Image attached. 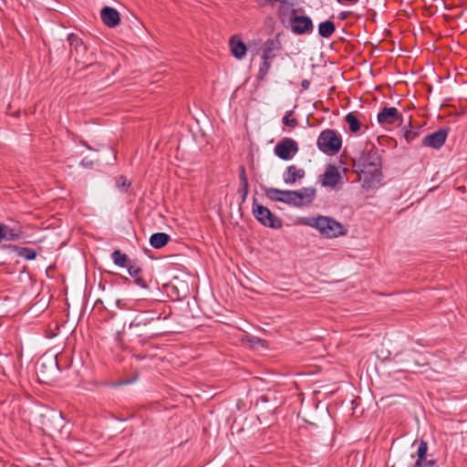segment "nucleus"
<instances>
[{"label":"nucleus","mask_w":467,"mask_h":467,"mask_svg":"<svg viewBox=\"0 0 467 467\" xmlns=\"http://www.w3.org/2000/svg\"><path fill=\"white\" fill-rule=\"evenodd\" d=\"M353 171L365 190L375 189L382 179V159L379 150L372 142H367L358 157L352 160Z\"/></svg>","instance_id":"obj_1"},{"label":"nucleus","mask_w":467,"mask_h":467,"mask_svg":"<svg viewBox=\"0 0 467 467\" xmlns=\"http://www.w3.org/2000/svg\"><path fill=\"white\" fill-rule=\"evenodd\" d=\"M306 220V225L317 228L322 235L327 238H336L345 235L347 233L343 224L331 217L318 216Z\"/></svg>","instance_id":"obj_2"},{"label":"nucleus","mask_w":467,"mask_h":467,"mask_svg":"<svg viewBox=\"0 0 467 467\" xmlns=\"http://www.w3.org/2000/svg\"><path fill=\"white\" fill-rule=\"evenodd\" d=\"M317 146L323 153L334 155L339 152L342 147V140L336 130L327 129L320 132Z\"/></svg>","instance_id":"obj_3"},{"label":"nucleus","mask_w":467,"mask_h":467,"mask_svg":"<svg viewBox=\"0 0 467 467\" xmlns=\"http://www.w3.org/2000/svg\"><path fill=\"white\" fill-rule=\"evenodd\" d=\"M252 212L255 219L264 226L280 229L283 225L282 220L275 216L267 207L256 202L254 199Z\"/></svg>","instance_id":"obj_4"},{"label":"nucleus","mask_w":467,"mask_h":467,"mask_svg":"<svg viewBox=\"0 0 467 467\" xmlns=\"http://www.w3.org/2000/svg\"><path fill=\"white\" fill-rule=\"evenodd\" d=\"M287 22L286 27H290L294 34L299 36L310 34L314 28L312 19L307 16L296 15V9L291 10V15Z\"/></svg>","instance_id":"obj_5"},{"label":"nucleus","mask_w":467,"mask_h":467,"mask_svg":"<svg viewBox=\"0 0 467 467\" xmlns=\"http://www.w3.org/2000/svg\"><path fill=\"white\" fill-rule=\"evenodd\" d=\"M265 194L273 202H280L294 206H296V200L300 196L296 191L279 190L276 188H265Z\"/></svg>","instance_id":"obj_6"},{"label":"nucleus","mask_w":467,"mask_h":467,"mask_svg":"<svg viewBox=\"0 0 467 467\" xmlns=\"http://www.w3.org/2000/svg\"><path fill=\"white\" fill-rule=\"evenodd\" d=\"M298 144L291 138H283L274 149L275 154L281 160H291L298 151Z\"/></svg>","instance_id":"obj_7"},{"label":"nucleus","mask_w":467,"mask_h":467,"mask_svg":"<svg viewBox=\"0 0 467 467\" xmlns=\"http://www.w3.org/2000/svg\"><path fill=\"white\" fill-rule=\"evenodd\" d=\"M381 126L400 124L403 120L402 114L395 107H384L377 116Z\"/></svg>","instance_id":"obj_8"},{"label":"nucleus","mask_w":467,"mask_h":467,"mask_svg":"<svg viewBox=\"0 0 467 467\" xmlns=\"http://www.w3.org/2000/svg\"><path fill=\"white\" fill-rule=\"evenodd\" d=\"M449 129L441 128L435 132L426 135L422 140V146L432 149L441 148L447 139Z\"/></svg>","instance_id":"obj_9"},{"label":"nucleus","mask_w":467,"mask_h":467,"mask_svg":"<svg viewBox=\"0 0 467 467\" xmlns=\"http://www.w3.org/2000/svg\"><path fill=\"white\" fill-rule=\"evenodd\" d=\"M320 182L324 187L336 188L341 181V174L335 165L329 164L325 172L320 175Z\"/></svg>","instance_id":"obj_10"},{"label":"nucleus","mask_w":467,"mask_h":467,"mask_svg":"<svg viewBox=\"0 0 467 467\" xmlns=\"http://www.w3.org/2000/svg\"><path fill=\"white\" fill-rule=\"evenodd\" d=\"M280 35H276L275 38L267 39L262 47L263 60H272L275 57V52L279 51L282 48V44L280 41Z\"/></svg>","instance_id":"obj_11"},{"label":"nucleus","mask_w":467,"mask_h":467,"mask_svg":"<svg viewBox=\"0 0 467 467\" xmlns=\"http://www.w3.org/2000/svg\"><path fill=\"white\" fill-rule=\"evenodd\" d=\"M102 22L109 28H114L120 23V16L118 10L110 6H105L100 11Z\"/></svg>","instance_id":"obj_12"},{"label":"nucleus","mask_w":467,"mask_h":467,"mask_svg":"<svg viewBox=\"0 0 467 467\" xmlns=\"http://www.w3.org/2000/svg\"><path fill=\"white\" fill-rule=\"evenodd\" d=\"M305 174L303 169L297 168L296 165H290L285 169L283 180L286 184H294L297 180L303 179Z\"/></svg>","instance_id":"obj_13"},{"label":"nucleus","mask_w":467,"mask_h":467,"mask_svg":"<svg viewBox=\"0 0 467 467\" xmlns=\"http://www.w3.org/2000/svg\"><path fill=\"white\" fill-rule=\"evenodd\" d=\"M229 46L231 48L232 55L235 58L242 59L244 57L247 47H246V45L244 43V41H242L240 39L239 36H237L235 35L233 36L230 38Z\"/></svg>","instance_id":"obj_14"},{"label":"nucleus","mask_w":467,"mask_h":467,"mask_svg":"<svg viewBox=\"0 0 467 467\" xmlns=\"http://www.w3.org/2000/svg\"><path fill=\"white\" fill-rule=\"evenodd\" d=\"M129 275L134 279V283L141 288H147V281L142 276V269L134 262L128 265Z\"/></svg>","instance_id":"obj_15"},{"label":"nucleus","mask_w":467,"mask_h":467,"mask_svg":"<svg viewBox=\"0 0 467 467\" xmlns=\"http://www.w3.org/2000/svg\"><path fill=\"white\" fill-rule=\"evenodd\" d=\"M21 236V231L11 228L4 223H0V242L2 240L16 241L20 239Z\"/></svg>","instance_id":"obj_16"},{"label":"nucleus","mask_w":467,"mask_h":467,"mask_svg":"<svg viewBox=\"0 0 467 467\" xmlns=\"http://www.w3.org/2000/svg\"><path fill=\"white\" fill-rule=\"evenodd\" d=\"M296 192L300 195L299 199L296 200L297 207L308 204L315 199L316 192L313 188H302L298 191H296Z\"/></svg>","instance_id":"obj_17"},{"label":"nucleus","mask_w":467,"mask_h":467,"mask_svg":"<svg viewBox=\"0 0 467 467\" xmlns=\"http://www.w3.org/2000/svg\"><path fill=\"white\" fill-rule=\"evenodd\" d=\"M100 303L103 305V307L109 312H113L115 309H123L126 306L121 305V300L119 298H113L110 296V294H108V296L105 299H97L96 304Z\"/></svg>","instance_id":"obj_18"},{"label":"nucleus","mask_w":467,"mask_h":467,"mask_svg":"<svg viewBox=\"0 0 467 467\" xmlns=\"http://www.w3.org/2000/svg\"><path fill=\"white\" fill-rule=\"evenodd\" d=\"M171 240V236L166 233H155L151 234L150 238V245L155 249H161L164 247L169 241Z\"/></svg>","instance_id":"obj_19"},{"label":"nucleus","mask_w":467,"mask_h":467,"mask_svg":"<svg viewBox=\"0 0 467 467\" xmlns=\"http://www.w3.org/2000/svg\"><path fill=\"white\" fill-rule=\"evenodd\" d=\"M336 30L335 23L331 20L321 22L318 25V34L321 37H330Z\"/></svg>","instance_id":"obj_20"},{"label":"nucleus","mask_w":467,"mask_h":467,"mask_svg":"<svg viewBox=\"0 0 467 467\" xmlns=\"http://www.w3.org/2000/svg\"><path fill=\"white\" fill-rule=\"evenodd\" d=\"M67 41L70 46L71 52L74 50L75 52L78 53L86 49L83 40L74 33H71L67 36Z\"/></svg>","instance_id":"obj_21"},{"label":"nucleus","mask_w":467,"mask_h":467,"mask_svg":"<svg viewBox=\"0 0 467 467\" xmlns=\"http://www.w3.org/2000/svg\"><path fill=\"white\" fill-rule=\"evenodd\" d=\"M111 258L115 265L120 267H127L130 264H132L126 254L121 253L119 250H115L111 254Z\"/></svg>","instance_id":"obj_22"},{"label":"nucleus","mask_w":467,"mask_h":467,"mask_svg":"<svg viewBox=\"0 0 467 467\" xmlns=\"http://www.w3.org/2000/svg\"><path fill=\"white\" fill-rule=\"evenodd\" d=\"M345 121L349 125L351 132L356 133L360 130L361 124L354 112L346 115Z\"/></svg>","instance_id":"obj_23"},{"label":"nucleus","mask_w":467,"mask_h":467,"mask_svg":"<svg viewBox=\"0 0 467 467\" xmlns=\"http://www.w3.org/2000/svg\"><path fill=\"white\" fill-rule=\"evenodd\" d=\"M402 132L403 137L408 143L413 141L420 135V130L418 129L413 128L410 122L409 124V128L407 126H404L402 128Z\"/></svg>","instance_id":"obj_24"},{"label":"nucleus","mask_w":467,"mask_h":467,"mask_svg":"<svg viewBox=\"0 0 467 467\" xmlns=\"http://www.w3.org/2000/svg\"><path fill=\"white\" fill-rule=\"evenodd\" d=\"M427 450H428L427 442L424 441H421L420 442L418 450H417L418 459L414 463V467H420V464L422 463V461H427V457H426Z\"/></svg>","instance_id":"obj_25"},{"label":"nucleus","mask_w":467,"mask_h":467,"mask_svg":"<svg viewBox=\"0 0 467 467\" xmlns=\"http://www.w3.org/2000/svg\"><path fill=\"white\" fill-rule=\"evenodd\" d=\"M293 110L286 111L282 119V123L285 126H288L292 129H295L298 126V120L296 118H290L293 115Z\"/></svg>","instance_id":"obj_26"},{"label":"nucleus","mask_w":467,"mask_h":467,"mask_svg":"<svg viewBox=\"0 0 467 467\" xmlns=\"http://www.w3.org/2000/svg\"><path fill=\"white\" fill-rule=\"evenodd\" d=\"M116 185L121 192H128L131 182L124 175H119L116 178Z\"/></svg>","instance_id":"obj_27"},{"label":"nucleus","mask_w":467,"mask_h":467,"mask_svg":"<svg viewBox=\"0 0 467 467\" xmlns=\"http://www.w3.org/2000/svg\"><path fill=\"white\" fill-rule=\"evenodd\" d=\"M18 254L26 260H34L36 257V252L29 247H21Z\"/></svg>","instance_id":"obj_28"},{"label":"nucleus","mask_w":467,"mask_h":467,"mask_svg":"<svg viewBox=\"0 0 467 467\" xmlns=\"http://www.w3.org/2000/svg\"><path fill=\"white\" fill-rule=\"evenodd\" d=\"M271 67V60H263L260 65L258 78L264 79Z\"/></svg>","instance_id":"obj_29"},{"label":"nucleus","mask_w":467,"mask_h":467,"mask_svg":"<svg viewBox=\"0 0 467 467\" xmlns=\"http://www.w3.org/2000/svg\"><path fill=\"white\" fill-rule=\"evenodd\" d=\"M239 181H240V186L249 185L245 167L243 165H241L239 167Z\"/></svg>","instance_id":"obj_30"},{"label":"nucleus","mask_w":467,"mask_h":467,"mask_svg":"<svg viewBox=\"0 0 467 467\" xmlns=\"http://www.w3.org/2000/svg\"><path fill=\"white\" fill-rule=\"evenodd\" d=\"M238 192L241 195V202L244 203L246 201L249 192V185L240 186Z\"/></svg>","instance_id":"obj_31"},{"label":"nucleus","mask_w":467,"mask_h":467,"mask_svg":"<svg viewBox=\"0 0 467 467\" xmlns=\"http://www.w3.org/2000/svg\"><path fill=\"white\" fill-rule=\"evenodd\" d=\"M249 342L254 347L260 346L262 348H265V345H266L265 340H263V339H261L259 337H252L251 339L249 340Z\"/></svg>","instance_id":"obj_32"},{"label":"nucleus","mask_w":467,"mask_h":467,"mask_svg":"<svg viewBox=\"0 0 467 467\" xmlns=\"http://www.w3.org/2000/svg\"><path fill=\"white\" fill-rule=\"evenodd\" d=\"M80 165L84 168H90L93 166V161L88 158H83L80 161Z\"/></svg>","instance_id":"obj_33"},{"label":"nucleus","mask_w":467,"mask_h":467,"mask_svg":"<svg viewBox=\"0 0 467 467\" xmlns=\"http://www.w3.org/2000/svg\"><path fill=\"white\" fill-rule=\"evenodd\" d=\"M264 5H272L274 3L279 2L281 4H286L287 0H262Z\"/></svg>","instance_id":"obj_34"},{"label":"nucleus","mask_w":467,"mask_h":467,"mask_svg":"<svg viewBox=\"0 0 467 467\" xmlns=\"http://www.w3.org/2000/svg\"><path fill=\"white\" fill-rule=\"evenodd\" d=\"M309 85H310V83H309V81H308V80H306V79H304V80L302 81V83H301V86H302V88H303L304 89H307V88H309Z\"/></svg>","instance_id":"obj_35"},{"label":"nucleus","mask_w":467,"mask_h":467,"mask_svg":"<svg viewBox=\"0 0 467 467\" xmlns=\"http://www.w3.org/2000/svg\"><path fill=\"white\" fill-rule=\"evenodd\" d=\"M337 1L339 2V3L348 2V3H351V4H357L359 0H337Z\"/></svg>","instance_id":"obj_36"},{"label":"nucleus","mask_w":467,"mask_h":467,"mask_svg":"<svg viewBox=\"0 0 467 467\" xmlns=\"http://www.w3.org/2000/svg\"><path fill=\"white\" fill-rule=\"evenodd\" d=\"M11 115L14 116V117H18L20 115V111L17 110V111L14 112V113H11Z\"/></svg>","instance_id":"obj_37"},{"label":"nucleus","mask_w":467,"mask_h":467,"mask_svg":"<svg viewBox=\"0 0 467 467\" xmlns=\"http://www.w3.org/2000/svg\"><path fill=\"white\" fill-rule=\"evenodd\" d=\"M82 144L85 145L88 149L92 150V148L86 141H82Z\"/></svg>","instance_id":"obj_38"}]
</instances>
